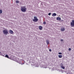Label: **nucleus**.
<instances>
[{
    "mask_svg": "<svg viewBox=\"0 0 74 74\" xmlns=\"http://www.w3.org/2000/svg\"><path fill=\"white\" fill-rule=\"evenodd\" d=\"M58 54H59V55H62V53L59 52L58 53Z\"/></svg>",
    "mask_w": 74,
    "mask_h": 74,
    "instance_id": "nucleus-18",
    "label": "nucleus"
},
{
    "mask_svg": "<svg viewBox=\"0 0 74 74\" xmlns=\"http://www.w3.org/2000/svg\"><path fill=\"white\" fill-rule=\"evenodd\" d=\"M44 25H45V24H46V22H44Z\"/></svg>",
    "mask_w": 74,
    "mask_h": 74,
    "instance_id": "nucleus-20",
    "label": "nucleus"
},
{
    "mask_svg": "<svg viewBox=\"0 0 74 74\" xmlns=\"http://www.w3.org/2000/svg\"><path fill=\"white\" fill-rule=\"evenodd\" d=\"M9 33H10V34H13V33H14V32H13V31L11 29L9 30Z\"/></svg>",
    "mask_w": 74,
    "mask_h": 74,
    "instance_id": "nucleus-5",
    "label": "nucleus"
},
{
    "mask_svg": "<svg viewBox=\"0 0 74 74\" xmlns=\"http://www.w3.org/2000/svg\"><path fill=\"white\" fill-rule=\"evenodd\" d=\"M63 39H61V41L63 42Z\"/></svg>",
    "mask_w": 74,
    "mask_h": 74,
    "instance_id": "nucleus-22",
    "label": "nucleus"
},
{
    "mask_svg": "<svg viewBox=\"0 0 74 74\" xmlns=\"http://www.w3.org/2000/svg\"><path fill=\"white\" fill-rule=\"evenodd\" d=\"M39 28L40 30H42V27L41 26H39Z\"/></svg>",
    "mask_w": 74,
    "mask_h": 74,
    "instance_id": "nucleus-6",
    "label": "nucleus"
},
{
    "mask_svg": "<svg viewBox=\"0 0 74 74\" xmlns=\"http://www.w3.org/2000/svg\"><path fill=\"white\" fill-rule=\"evenodd\" d=\"M58 57L59 58H62V55H58Z\"/></svg>",
    "mask_w": 74,
    "mask_h": 74,
    "instance_id": "nucleus-11",
    "label": "nucleus"
},
{
    "mask_svg": "<svg viewBox=\"0 0 74 74\" xmlns=\"http://www.w3.org/2000/svg\"><path fill=\"white\" fill-rule=\"evenodd\" d=\"M60 66H61V67L62 66H63V64L61 63L60 64Z\"/></svg>",
    "mask_w": 74,
    "mask_h": 74,
    "instance_id": "nucleus-16",
    "label": "nucleus"
},
{
    "mask_svg": "<svg viewBox=\"0 0 74 74\" xmlns=\"http://www.w3.org/2000/svg\"><path fill=\"white\" fill-rule=\"evenodd\" d=\"M51 15V13H49V15Z\"/></svg>",
    "mask_w": 74,
    "mask_h": 74,
    "instance_id": "nucleus-19",
    "label": "nucleus"
},
{
    "mask_svg": "<svg viewBox=\"0 0 74 74\" xmlns=\"http://www.w3.org/2000/svg\"><path fill=\"white\" fill-rule=\"evenodd\" d=\"M3 33L5 35H6V34H7L8 33V30L7 29H3Z\"/></svg>",
    "mask_w": 74,
    "mask_h": 74,
    "instance_id": "nucleus-2",
    "label": "nucleus"
},
{
    "mask_svg": "<svg viewBox=\"0 0 74 74\" xmlns=\"http://www.w3.org/2000/svg\"><path fill=\"white\" fill-rule=\"evenodd\" d=\"M71 50V49L70 48L69 49V51H70Z\"/></svg>",
    "mask_w": 74,
    "mask_h": 74,
    "instance_id": "nucleus-17",
    "label": "nucleus"
},
{
    "mask_svg": "<svg viewBox=\"0 0 74 74\" xmlns=\"http://www.w3.org/2000/svg\"><path fill=\"white\" fill-rule=\"evenodd\" d=\"M46 43H47V44L48 45V44H49V40H46Z\"/></svg>",
    "mask_w": 74,
    "mask_h": 74,
    "instance_id": "nucleus-9",
    "label": "nucleus"
},
{
    "mask_svg": "<svg viewBox=\"0 0 74 74\" xmlns=\"http://www.w3.org/2000/svg\"><path fill=\"white\" fill-rule=\"evenodd\" d=\"M21 10L22 12H25L27 11V8L25 6H21Z\"/></svg>",
    "mask_w": 74,
    "mask_h": 74,
    "instance_id": "nucleus-1",
    "label": "nucleus"
},
{
    "mask_svg": "<svg viewBox=\"0 0 74 74\" xmlns=\"http://www.w3.org/2000/svg\"><path fill=\"white\" fill-rule=\"evenodd\" d=\"M3 13V11H2V10H0V14H1V13Z\"/></svg>",
    "mask_w": 74,
    "mask_h": 74,
    "instance_id": "nucleus-15",
    "label": "nucleus"
},
{
    "mask_svg": "<svg viewBox=\"0 0 74 74\" xmlns=\"http://www.w3.org/2000/svg\"><path fill=\"white\" fill-rule=\"evenodd\" d=\"M16 3H19V1H16Z\"/></svg>",
    "mask_w": 74,
    "mask_h": 74,
    "instance_id": "nucleus-14",
    "label": "nucleus"
},
{
    "mask_svg": "<svg viewBox=\"0 0 74 74\" xmlns=\"http://www.w3.org/2000/svg\"><path fill=\"white\" fill-rule=\"evenodd\" d=\"M56 16V14L55 13H54L53 14L52 16Z\"/></svg>",
    "mask_w": 74,
    "mask_h": 74,
    "instance_id": "nucleus-10",
    "label": "nucleus"
},
{
    "mask_svg": "<svg viewBox=\"0 0 74 74\" xmlns=\"http://www.w3.org/2000/svg\"><path fill=\"white\" fill-rule=\"evenodd\" d=\"M70 25L71 27H74V20H72V22H71Z\"/></svg>",
    "mask_w": 74,
    "mask_h": 74,
    "instance_id": "nucleus-4",
    "label": "nucleus"
},
{
    "mask_svg": "<svg viewBox=\"0 0 74 74\" xmlns=\"http://www.w3.org/2000/svg\"><path fill=\"white\" fill-rule=\"evenodd\" d=\"M57 20L58 21H60V20H61V18L60 17H57Z\"/></svg>",
    "mask_w": 74,
    "mask_h": 74,
    "instance_id": "nucleus-7",
    "label": "nucleus"
},
{
    "mask_svg": "<svg viewBox=\"0 0 74 74\" xmlns=\"http://www.w3.org/2000/svg\"><path fill=\"white\" fill-rule=\"evenodd\" d=\"M0 53H1V52H0Z\"/></svg>",
    "mask_w": 74,
    "mask_h": 74,
    "instance_id": "nucleus-23",
    "label": "nucleus"
},
{
    "mask_svg": "<svg viewBox=\"0 0 74 74\" xmlns=\"http://www.w3.org/2000/svg\"><path fill=\"white\" fill-rule=\"evenodd\" d=\"M61 67L62 69H65V67H64L63 66H61Z\"/></svg>",
    "mask_w": 74,
    "mask_h": 74,
    "instance_id": "nucleus-12",
    "label": "nucleus"
},
{
    "mask_svg": "<svg viewBox=\"0 0 74 74\" xmlns=\"http://www.w3.org/2000/svg\"><path fill=\"white\" fill-rule=\"evenodd\" d=\"M5 57L6 58H9V57L7 55H6L5 56Z\"/></svg>",
    "mask_w": 74,
    "mask_h": 74,
    "instance_id": "nucleus-13",
    "label": "nucleus"
},
{
    "mask_svg": "<svg viewBox=\"0 0 74 74\" xmlns=\"http://www.w3.org/2000/svg\"><path fill=\"white\" fill-rule=\"evenodd\" d=\"M49 51H50V52H51L52 51V50H51V49H49Z\"/></svg>",
    "mask_w": 74,
    "mask_h": 74,
    "instance_id": "nucleus-21",
    "label": "nucleus"
},
{
    "mask_svg": "<svg viewBox=\"0 0 74 74\" xmlns=\"http://www.w3.org/2000/svg\"><path fill=\"white\" fill-rule=\"evenodd\" d=\"M65 30V29H64V28H61V30L62 32H63V31H64Z\"/></svg>",
    "mask_w": 74,
    "mask_h": 74,
    "instance_id": "nucleus-8",
    "label": "nucleus"
},
{
    "mask_svg": "<svg viewBox=\"0 0 74 74\" xmlns=\"http://www.w3.org/2000/svg\"><path fill=\"white\" fill-rule=\"evenodd\" d=\"M38 20V19L37 18V17L34 16V19L33 20V21L34 22H37Z\"/></svg>",
    "mask_w": 74,
    "mask_h": 74,
    "instance_id": "nucleus-3",
    "label": "nucleus"
}]
</instances>
